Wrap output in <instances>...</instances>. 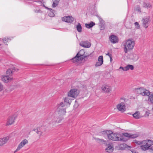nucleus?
I'll list each match as a JSON object with an SVG mask.
<instances>
[{"mask_svg":"<svg viewBox=\"0 0 153 153\" xmlns=\"http://www.w3.org/2000/svg\"><path fill=\"white\" fill-rule=\"evenodd\" d=\"M110 41L112 43L114 44L118 42L117 37L114 35H112L109 37Z\"/></svg>","mask_w":153,"mask_h":153,"instance_id":"15","label":"nucleus"},{"mask_svg":"<svg viewBox=\"0 0 153 153\" xmlns=\"http://www.w3.org/2000/svg\"><path fill=\"white\" fill-rule=\"evenodd\" d=\"M133 58H132V59L136 61L138 59V56L136 54H133Z\"/></svg>","mask_w":153,"mask_h":153,"instance_id":"36","label":"nucleus"},{"mask_svg":"<svg viewBox=\"0 0 153 153\" xmlns=\"http://www.w3.org/2000/svg\"><path fill=\"white\" fill-rule=\"evenodd\" d=\"M95 140H96L97 142H101L102 143H105L106 142V141L105 140H104L103 139H100L98 138H95Z\"/></svg>","mask_w":153,"mask_h":153,"instance_id":"32","label":"nucleus"},{"mask_svg":"<svg viewBox=\"0 0 153 153\" xmlns=\"http://www.w3.org/2000/svg\"><path fill=\"white\" fill-rule=\"evenodd\" d=\"M142 144H144L146 145V146H149L148 145V142H147V141L146 140H144L142 141Z\"/></svg>","mask_w":153,"mask_h":153,"instance_id":"41","label":"nucleus"},{"mask_svg":"<svg viewBox=\"0 0 153 153\" xmlns=\"http://www.w3.org/2000/svg\"><path fill=\"white\" fill-rule=\"evenodd\" d=\"M120 100H123L124 101H125V100H126V99L125 98H124V97H122V98H120Z\"/></svg>","mask_w":153,"mask_h":153,"instance_id":"52","label":"nucleus"},{"mask_svg":"<svg viewBox=\"0 0 153 153\" xmlns=\"http://www.w3.org/2000/svg\"><path fill=\"white\" fill-rule=\"evenodd\" d=\"M135 143L137 144L138 145L142 144V141H137L135 142Z\"/></svg>","mask_w":153,"mask_h":153,"instance_id":"47","label":"nucleus"},{"mask_svg":"<svg viewBox=\"0 0 153 153\" xmlns=\"http://www.w3.org/2000/svg\"><path fill=\"white\" fill-rule=\"evenodd\" d=\"M76 28L77 31L79 33L82 31V27L80 24L79 23L78 25H76Z\"/></svg>","mask_w":153,"mask_h":153,"instance_id":"25","label":"nucleus"},{"mask_svg":"<svg viewBox=\"0 0 153 153\" xmlns=\"http://www.w3.org/2000/svg\"><path fill=\"white\" fill-rule=\"evenodd\" d=\"M41 6H43L45 8L49 10H52V9L51 8H48V7L45 6L44 4L42 5V4L41 5Z\"/></svg>","mask_w":153,"mask_h":153,"instance_id":"46","label":"nucleus"},{"mask_svg":"<svg viewBox=\"0 0 153 153\" xmlns=\"http://www.w3.org/2000/svg\"><path fill=\"white\" fill-rule=\"evenodd\" d=\"M118 110L122 112H124L126 110V106L124 102H122L117 106Z\"/></svg>","mask_w":153,"mask_h":153,"instance_id":"9","label":"nucleus"},{"mask_svg":"<svg viewBox=\"0 0 153 153\" xmlns=\"http://www.w3.org/2000/svg\"><path fill=\"white\" fill-rule=\"evenodd\" d=\"M142 146H140V149L143 151H146L149 149V146H146L144 144H142Z\"/></svg>","mask_w":153,"mask_h":153,"instance_id":"24","label":"nucleus"},{"mask_svg":"<svg viewBox=\"0 0 153 153\" xmlns=\"http://www.w3.org/2000/svg\"><path fill=\"white\" fill-rule=\"evenodd\" d=\"M147 142H148L149 146L150 147L152 145H153V141L150 140H146Z\"/></svg>","mask_w":153,"mask_h":153,"instance_id":"35","label":"nucleus"},{"mask_svg":"<svg viewBox=\"0 0 153 153\" xmlns=\"http://www.w3.org/2000/svg\"><path fill=\"white\" fill-rule=\"evenodd\" d=\"M149 149L150 152H153V146L150 147Z\"/></svg>","mask_w":153,"mask_h":153,"instance_id":"48","label":"nucleus"},{"mask_svg":"<svg viewBox=\"0 0 153 153\" xmlns=\"http://www.w3.org/2000/svg\"><path fill=\"white\" fill-rule=\"evenodd\" d=\"M62 21L68 23H72L74 20V18L71 16H65L62 18Z\"/></svg>","mask_w":153,"mask_h":153,"instance_id":"10","label":"nucleus"},{"mask_svg":"<svg viewBox=\"0 0 153 153\" xmlns=\"http://www.w3.org/2000/svg\"><path fill=\"white\" fill-rule=\"evenodd\" d=\"M50 10V12L48 14V15L50 16L51 17H53L54 16V12H55L54 10H53L52 9V10Z\"/></svg>","mask_w":153,"mask_h":153,"instance_id":"30","label":"nucleus"},{"mask_svg":"<svg viewBox=\"0 0 153 153\" xmlns=\"http://www.w3.org/2000/svg\"><path fill=\"white\" fill-rule=\"evenodd\" d=\"M123 136L128 137L129 138L134 139L137 138L139 136V135L138 134H129L127 133H123L122 134Z\"/></svg>","mask_w":153,"mask_h":153,"instance_id":"8","label":"nucleus"},{"mask_svg":"<svg viewBox=\"0 0 153 153\" xmlns=\"http://www.w3.org/2000/svg\"><path fill=\"white\" fill-rule=\"evenodd\" d=\"M65 104L63 102H61L57 105V108L56 111L54 115L53 122L56 123H60L63 119L62 116L66 113V110L63 108Z\"/></svg>","mask_w":153,"mask_h":153,"instance_id":"2","label":"nucleus"},{"mask_svg":"<svg viewBox=\"0 0 153 153\" xmlns=\"http://www.w3.org/2000/svg\"><path fill=\"white\" fill-rule=\"evenodd\" d=\"M98 18L99 20V24H102V23H104V20L102 19L101 18V17L99 16L98 15H97L96 16Z\"/></svg>","mask_w":153,"mask_h":153,"instance_id":"29","label":"nucleus"},{"mask_svg":"<svg viewBox=\"0 0 153 153\" xmlns=\"http://www.w3.org/2000/svg\"><path fill=\"white\" fill-rule=\"evenodd\" d=\"M137 29H139L140 27V26L138 22H136L134 23Z\"/></svg>","mask_w":153,"mask_h":153,"instance_id":"42","label":"nucleus"},{"mask_svg":"<svg viewBox=\"0 0 153 153\" xmlns=\"http://www.w3.org/2000/svg\"><path fill=\"white\" fill-rule=\"evenodd\" d=\"M1 79L4 82L7 83L11 81L12 80V78H11L9 76L6 75L2 76Z\"/></svg>","mask_w":153,"mask_h":153,"instance_id":"18","label":"nucleus"},{"mask_svg":"<svg viewBox=\"0 0 153 153\" xmlns=\"http://www.w3.org/2000/svg\"><path fill=\"white\" fill-rule=\"evenodd\" d=\"M100 135L107 138L109 140L114 141H125L123 135L118 133H114L111 131L106 130L100 132Z\"/></svg>","mask_w":153,"mask_h":153,"instance_id":"1","label":"nucleus"},{"mask_svg":"<svg viewBox=\"0 0 153 153\" xmlns=\"http://www.w3.org/2000/svg\"><path fill=\"white\" fill-rule=\"evenodd\" d=\"M53 1L55 2L56 3H59V0H53Z\"/></svg>","mask_w":153,"mask_h":153,"instance_id":"50","label":"nucleus"},{"mask_svg":"<svg viewBox=\"0 0 153 153\" xmlns=\"http://www.w3.org/2000/svg\"><path fill=\"white\" fill-rule=\"evenodd\" d=\"M80 46L84 47V48H89L91 45L90 42L88 41H82L79 43Z\"/></svg>","mask_w":153,"mask_h":153,"instance_id":"11","label":"nucleus"},{"mask_svg":"<svg viewBox=\"0 0 153 153\" xmlns=\"http://www.w3.org/2000/svg\"><path fill=\"white\" fill-rule=\"evenodd\" d=\"M122 69L123 71H126V67H122V66H120L119 68V69H118V70H119V69Z\"/></svg>","mask_w":153,"mask_h":153,"instance_id":"44","label":"nucleus"},{"mask_svg":"<svg viewBox=\"0 0 153 153\" xmlns=\"http://www.w3.org/2000/svg\"><path fill=\"white\" fill-rule=\"evenodd\" d=\"M143 6L145 8L147 9L151 8L152 7V5L149 3H146L144 2L143 4Z\"/></svg>","mask_w":153,"mask_h":153,"instance_id":"27","label":"nucleus"},{"mask_svg":"<svg viewBox=\"0 0 153 153\" xmlns=\"http://www.w3.org/2000/svg\"><path fill=\"white\" fill-rule=\"evenodd\" d=\"M9 40V38H5L3 39H2V41L6 45H7V43H8V40Z\"/></svg>","mask_w":153,"mask_h":153,"instance_id":"34","label":"nucleus"},{"mask_svg":"<svg viewBox=\"0 0 153 153\" xmlns=\"http://www.w3.org/2000/svg\"><path fill=\"white\" fill-rule=\"evenodd\" d=\"M79 93V91L76 88L71 89L68 93V97L75 98L77 97Z\"/></svg>","mask_w":153,"mask_h":153,"instance_id":"5","label":"nucleus"},{"mask_svg":"<svg viewBox=\"0 0 153 153\" xmlns=\"http://www.w3.org/2000/svg\"><path fill=\"white\" fill-rule=\"evenodd\" d=\"M110 61H111L112 59V56L110 57Z\"/></svg>","mask_w":153,"mask_h":153,"instance_id":"53","label":"nucleus"},{"mask_svg":"<svg viewBox=\"0 0 153 153\" xmlns=\"http://www.w3.org/2000/svg\"><path fill=\"white\" fill-rule=\"evenodd\" d=\"M126 144H122L120 145V148L122 149H123L126 147Z\"/></svg>","mask_w":153,"mask_h":153,"instance_id":"40","label":"nucleus"},{"mask_svg":"<svg viewBox=\"0 0 153 153\" xmlns=\"http://www.w3.org/2000/svg\"><path fill=\"white\" fill-rule=\"evenodd\" d=\"M95 23L94 22L91 21L89 23H86L85 25V27L88 28H90L92 27L93 26L95 25Z\"/></svg>","mask_w":153,"mask_h":153,"instance_id":"20","label":"nucleus"},{"mask_svg":"<svg viewBox=\"0 0 153 153\" xmlns=\"http://www.w3.org/2000/svg\"><path fill=\"white\" fill-rule=\"evenodd\" d=\"M133 117L136 119H139L141 117L140 113L138 111H137L133 114Z\"/></svg>","mask_w":153,"mask_h":153,"instance_id":"23","label":"nucleus"},{"mask_svg":"<svg viewBox=\"0 0 153 153\" xmlns=\"http://www.w3.org/2000/svg\"><path fill=\"white\" fill-rule=\"evenodd\" d=\"M17 150V149H16V150H15V151H14V153H16L17 151H19V150Z\"/></svg>","mask_w":153,"mask_h":153,"instance_id":"54","label":"nucleus"},{"mask_svg":"<svg viewBox=\"0 0 153 153\" xmlns=\"http://www.w3.org/2000/svg\"><path fill=\"white\" fill-rule=\"evenodd\" d=\"M16 117L17 116L15 115L9 116L7 120L6 125L8 126L12 125L14 122L15 120Z\"/></svg>","mask_w":153,"mask_h":153,"instance_id":"7","label":"nucleus"},{"mask_svg":"<svg viewBox=\"0 0 153 153\" xmlns=\"http://www.w3.org/2000/svg\"><path fill=\"white\" fill-rule=\"evenodd\" d=\"M12 73L11 70L10 69H8L6 71V74L8 76H10Z\"/></svg>","mask_w":153,"mask_h":153,"instance_id":"37","label":"nucleus"},{"mask_svg":"<svg viewBox=\"0 0 153 153\" xmlns=\"http://www.w3.org/2000/svg\"><path fill=\"white\" fill-rule=\"evenodd\" d=\"M98 62H97L95 64L96 67H98L101 65L103 63V57L102 56H100L98 59Z\"/></svg>","mask_w":153,"mask_h":153,"instance_id":"12","label":"nucleus"},{"mask_svg":"<svg viewBox=\"0 0 153 153\" xmlns=\"http://www.w3.org/2000/svg\"><path fill=\"white\" fill-rule=\"evenodd\" d=\"M143 89L144 88L141 87L137 88L135 89V92L137 94L141 95L143 92L142 91L143 90Z\"/></svg>","mask_w":153,"mask_h":153,"instance_id":"21","label":"nucleus"},{"mask_svg":"<svg viewBox=\"0 0 153 153\" xmlns=\"http://www.w3.org/2000/svg\"><path fill=\"white\" fill-rule=\"evenodd\" d=\"M142 21L143 27L146 28H147L149 26L148 22H149V19L148 18L143 19Z\"/></svg>","mask_w":153,"mask_h":153,"instance_id":"16","label":"nucleus"},{"mask_svg":"<svg viewBox=\"0 0 153 153\" xmlns=\"http://www.w3.org/2000/svg\"><path fill=\"white\" fill-rule=\"evenodd\" d=\"M3 89V85L0 82V91H1Z\"/></svg>","mask_w":153,"mask_h":153,"instance_id":"45","label":"nucleus"},{"mask_svg":"<svg viewBox=\"0 0 153 153\" xmlns=\"http://www.w3.org/2000/svg\"><path fill=\"white\" fill-rule=\"evenodd\" d=\"M143 92L141 95L143 96H149L150 94V92L149 91L145 89H143V90L142 91Z\"/></svg>","mask_w":153,"mask_h":153,"instance_id":"22","label":"nucleus"},{"mask_svg":"<svg viewBox=\"0 0 153 153\" xmlns=\"http://www.w3.org/2000/svg\"><path fill=\"white\" fill-rule=\"evenodd\" d=\"M64 102H66L67 103H68L70 105L71 102V100L69 98L65 97L64 98Z\"/></svg>","mask_w":153,"mask_h":153,"instance_id":"31","label":"nucleus"},{"mask_svg":"<svg viewBox=\"0 0 153 153\" xmlns=\"http://www.w3.org/2000/svg\"><path fill=\"white\" fill-rule=\"evenodd\" d=\"M28 143V140L26 139H24L22 140L21 143L19 144L17 147V150H20L26 144Z\"/></svg>","mask_w":153,"mask_h":153,"instance_id":"13","label":"nucleus"},{"mask_svg":"<svg viewBox=\"0 0 153 153\" xmlns=\"http://www.w3.org/2000/svg\"><path fill=\"white\" fill-rule=\"evenodd\" d=\"M95 140H96L97 142H101L102 143H105L106 142V141L105 140H104L103 139H100L98 138H95Z\"/></svg>","mask_w":153,"mask_h":153,"instance_id":"33","label":"nucleus"},{"mask_svg":"<svg viewBox=\"0 0 153 153\" xmlns=\"http://www.w3.org/2000/svg\"><path fill=\"white\" fill-rule=\"evenodd\" d=\"M82 56V55H79V53H78L76 55L74 58L71 59V60L73 62L77 63L79 60L84 61H87V58L89 56V55L85 56Z\"/></svg>","mask_w":153,"mask_h":153,"instance_id":"4","label":"nucleus"},{"mask_svg":"<svg viewBox=\"0 0 153 153\" xmlns=\"http://www.w3.org/2000/svg\"><path fill=\"white\" fill-rule=\"evenodd\" d=\"M135 45V41L132 39H128L126 40L123 45V51L125 53L132 50Z\"/></svg>","mask_w":153,"mask_h":153,"instance_id":"3","label":"nucleus"},{"mask_svg":"<svg viewBox=\"0 0 153 153\" xmlns=\"http://www.w3.org/2000/svg\"><path fill=\"white\" fill-rule=\"evenodd\" d=\"M29 0L27 1V3L29 4V3H32V2H40L42 4V2L40 0H35V1H30L31 2H30L29 1Z\"/></svg>","mask_w":153,"mask_h":153,"instance_id":"39","label":"nucleus"},{"mask_svg":"<svg viewBox=\"0 0 153 153\" xmlns=\"http://www.w3.org/2000/svg\"><path fill=\"white\" fill-rule=\"evenodd\" d=\"M35 12L36 13H39L41 12V10H35Z\"/></svg>","mask_w":153,"mask_h":153,"instance_id":"49","label":"nucleus"},{"mask_svg":"<svg viewBox=\"0 0 153 153\" xmlns=\"http://www.w3.org/2000/svg\"><path fill=\"white\" fill-rule=\"evenodd\" d=\"M105 151L107 152H111L114 150V146L112 144H108L107 147L105 149Z\"/></svg>","mask_w":153,"mask_h":153,"instance_id":"17","label":"nucleus"},{"mask_svg":"<svg viewBox=\"0 0 153 153\" xmlns=\"http://www.w3.org/2000/svg\"><path fill=\"white\" fill-rule=\"evenodd\" d=\"M104 24L105 23L99 24L100 28L101 30H103L105 29Z\"/></svg>","mask_w":153,"mask_h":153,"instance_id":"38","label":"nucleus"},{"mask_svg":"<svg viewBox=\"0 0 153 153\" xmlns=\"http://www.w3.org/2000/svg\"><path fill=\"white\" fill-rule=\"evenodd\" d=\"M134 68V66L131 65H128L126 66V71H127L129 69H130L131 70H133Z\"/></svg>","mask_w":153,"mask_h":153,"instance_id":"26","label":"nucleus"},{"mask_svg":"<svg viewBox=\"0 0 153 153\" xmlns=\"http://www.w3.org/2000/svg\"><path fill=\"white\" fill-rule=\"evenodd\" d=\"M102 90L104 92H109L111 90V87L108 85L103 86L102 88Z\"/></svg>","mask_w":153,"mask_h":153,"instance_id":"19","label":"nucleus"},{"mask_svg":"<svg viewBox=\"0 0 153 153\" xmlns=\"http://www.w3.org/2000/svg\"><path fill=\"white\" fill-rule=\"evenodd\" d=\"M148 100L152 104H153V93L150 94Z\"/></svg>","mask_w":153,"mask_h":153,"instance_id":"28","label":"nucleus"},{"mask_svg":"<svg viewBox=\"0 0 153 153\" xmlns=\"http://www.w3.org/2000/svg\"><path fill=\"white\" fill-rule=\"evenodd\" d=\"M46 127L43 126L37 128L36 129H34L33 130L39 135V137L42 135V133L46 130Z\"/></svg>","mask_w":153,"mask_h":153,"instance_id":"6","label":"nucleus"},{"mask_svg":"<svg viewBox=\"0 0 153 153\" xmlns=\"http://www.w3.org/2000/svg\"><path fill=\"white\" fill-rule=\"evenodd\" d=\"M58 4L57 3H56L54 1H53V3L52 4V6L53 7H56L58 5Z\"/></svg>","mask_w":153,"mask_h":153,"instance_id":"43","label":"nucleus"},{"mask_svg":"<svg viewBox=\"0 0 153 153\" xmlns=\"http://www.w3.org/2000/svg\"><path fill=\"white\" fill-rule=\"evenodd\" d=\"M10 139V137L7 136L2 138H0V146H2L7 143Z\"/></svg>","mask_w":153,"mask_h":153,"instance_id":"14","label":"nucleus"},{"mask_svg":"<svg viewBox=\"0 0 153 153\" xmlns=\"http://www.w3.org/2000/svg\"><path fill=\"white\" fill-rule=\"evenodd\" d=\"M106 55L108 56L109 57L112 56L111 55V54H110L109 53H106Z\"/></svg>","mask_w":153,"mask_h":153,"instance_id":"51","label":"nucleus"}]
</instances>
